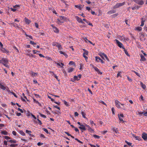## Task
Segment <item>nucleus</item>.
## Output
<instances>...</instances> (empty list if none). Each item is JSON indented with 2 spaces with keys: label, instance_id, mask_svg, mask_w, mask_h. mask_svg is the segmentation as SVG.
Instances as JSON below:
<instances>
[{
  "label": "nucleus",
  "instance_id": "f257e3e1",
  "mask_svg": "<svg viewBox=\"0 0 147 147\" xmlns=\"http://www.w3.org/2000/svg\"><path fill=\"white\" fill-rule=\"evenodd\" d=\"M9 63V60L7 58H2V64H3L4 66L7 68H9V66L8 65Z\"/></svg>",
  "mask_w": 147,
  "mask_h": 147
},
{
  "label": "nucleus",
  "instance_id": "f03ea898",
  "mask_svg": "<svg viewBox=\"0 0 147 147\" xmlns=\"http://www.w3.org/2000/svg\"><path fill=\"white\" fill-rule=\"evenodd\" d=\"M66 18L64 16H60L59 18H58L57 20V23L60 24V23H63V22L64 20H65Z\"/></svg>",
  "mask_w": 147,
  "mask_h": 147
},
{
  "label": "nucleus",
  "instance_id": "7ed1b4c3",
  "mask_svg": "<svg viewBox=\"0 0 147 147\" xmlns=\"http://www.w3.org/2000/svg\"><path fill=\"white\" fill-rule=\"evenodd\" d=\"M115 41L117 45L120 48H122L123 49H125L124 47L123 46V44L121 42L117 39H115Z\"/></svg>",
  "mask_w": 147,
  "mask_h": 147
},
{
  "label": "nucleus",
  "instance_id": "20e7f679",
  "mask_svg": "<svg viewBox=\"0 0 147 147\" xmlns=\"http://www.w3.org/2000/svg\"><path fill=\"white\" fill-rule=\"evenodd\" d=\"M125 4V2L122 3H118L115 5L113 7V8L115 9Z\"/></svg>",
  "mask_w": 147,
  "mask_h": 147
},
{
  "label": "nucleus",
  "instance_id": "39448f33",
  "mask_svg": "<svg viewBox=\"0 0 147 147\" xmlns=\"http://www.w3.org/2000/svg\"><path fill=\"white\" fill-rule=\"evenodd\" d=\"M84 51V52L83 54V56L85 58V59L86 61H87V60L88 59V57L86 56V55H88V51L86 50L85 49H83Z\"/></svg>",
  "mask_w": 147,
  "mask_h": 147
},
{
  "label": "nucleus",
  "instance_id": "423d86ee",
  "mask_svg": "<svg viewBox=\"0 0 147 147\" xmlns=\"http://www.w3.org/2000/svg\"><path fill=\"white\" fill-rule=\"evenodd\" d=\"M51 26L52 27L54 32L56 33H59V30L55 26L53 25H51Z\"/></svg>",
  "mask_w": 147,
  "mask_h": 147
},
{
  "label": "nucleus",
  "instance_id": "0eeeda50",
  "mask_svg": "<svg viewBox=\"0 0 147 147\" xmlns=\"http://www.w3.org/2000/svg\"><path fill=\"white\" fill-rule=\"evenodd\" d=\"M75 17L78 22L82 23V24H84V23L83 22L81 18L77 16H76Z\"/></svg>",
  "mask_w": 147,
  "mask_h": 147
},
{
  "label": "nucleus",
  "instance_id": "6e6552de",
  "mask_svg": "<svg viewBox=\"0 0 147 147\" xmlns=\"http://www.w3.org/2000/svg\"><path fill=\"white\" fill-rule=\"evenodd\" d=\"M142 138L144 140H147V134L145 132L143 133L142 134Z\"/></svg>",
  "mask_w": 147,
  "mask_h": 147
},
{
  "label": "nucleus",
  "instance_id": "1a4fd4ad",
  "mask_svg": "<svg viewBox=\"0 0 147 147\" xmlns=\"http://www.w3.org/2000/svg\"><path fill=\"white\" fill-rule=\"evenodd\" d=\"M115 105L119 109L121 108V107L119 104V102L117 100L115 101Z\"/></svg>",
  "mask_w": 147,
  "mask_h": 147
},
{
  "label": "nucleus",
  "instance_id": "9d476101",
  "mask_svg": "<svg viewBox=\"0 0 147 147\" xmlns=\"http://www.w3.org/2000/svg\"><path fill=\"white\" fill-rule=\"evenodd\" d=\"M85 126L86 127H88V131H90V132H92L94 131V130L92 129V128L89 125H88L86 124L85 123Z\"/></svg>",
  "mask_w": 147,
  "mask_h": 147
},
{
  "label": "nucleus",
  "instance_id": "9b49d317",
  "mask_svg": "<svg viewBox=\"0 0 147 147\" xmlns=\"http://www.w3.org/2000/svg\"><path fill=\"white\" fill-rule=\"evenodd\" d=\"M132 136L133 137L135 138L136 140H137L140 141L142 140V139L140 137L138 136H136L134 134H132Z\"/></svg>",
  "mask_w": 147,
  "mask_h": 147
},
{
  "label": "nucleus",
  "instance_id": "f8f14e48",
  "mask_svg": "<svg viewBox=\"0 0 147 147\" xmlns=\"http://www.w3.org/2000/svg\"><path fill=\"white\" fill-rule=\"evenodd\" d=\"M26 133H27L28 134H29L30 136L32 137H34V136L33 135L31 134V131H29L27 129H26Z\"/></svg>",
  "mask_w": 147,
  "mask_h": 147
},
{
  "label": "nucleus",
  "instance_id": "ddd939ff",
  "mask_svg": "<svg viewBox=\"0 0 147 147\" xmlns=\"http://www.w3.org/2000/svg\"><path fill=\"white\" fill-rule=\"evenodd\" d=\"M30 74H31V76L32 77H33L34 76L36 77V76H37L38 75V73H35V72L32 71L31 72Z\"/></svg>",
  "mask_w": 147,
  "mask_h": 147
},
{
  "label": "nucleus",
  "instance_id": "4468645a",
  "mask_svg": "<svg viewBox=\"0 0 147 147\" xmlns=\"http://www.w3.org/2000/svg\"><path fill=\"white\" fill-rule=\"evenodd\" d=\"M85 126V125H84L82 124L80 125V126L79 127V128L81 130L85 131L86 130V128Z\"/></svg>",
  "mask_w": 147,
  "mask_h": 147
},
{
  "label": "nucleus",
  "instance_id": "2eb2a0df",
  "mask_svg": "<svg viewBox=\"0 0 147 147\" xmlns=\"http://www.w3.org/2000/svg\"><path fill=\"white\" fill-rule=\"evenodd\" d=\"M24 20L26 23L28 24H29L31 22V21L26 17L25 18Z\"/></svg>",
  "mask_w": 147,
  "mask_h": 147
},
{
  "label": "nucleus",
  "instance_id": "dca6fc26",
  "mask_svg": "<svg viewBox=\"0 0 147 147\" xmlns=\"http://www.w3.org/2000/svg\"><path fill=\"white\" fill-rule=\"evenodd\" d=\"M94 69L97 72L98 74H102V73L100 71L99 69L96 67H94Z\"/></svg>",
  "mask_w": 147,
  "mask_h": 147
},
{
  "label": "nucleus",
  "instance_id": "f3484780",
  "mask_svg": "<svg viewBox=\"0 0 147 147\" xmlns=\"http://www.w3.org/2000/svg\"><path fill=\"white\" fill-rule=\"evenodd\" d=\"M7 141L8 142H9L11 143H12V144L15 143L17 142L16 141V140H14L13 139H12V140H7Z\"/></svg>",
  "mask_w": 147,
  "mask_h": 147
},
{
  "label": "nucleus",
  "instance_id": "a211bd4d",
  "mask_svg": "<svg viewBox=\"0 0 147 147\" xmlns=\"http://www.w3.org/2000/svg\"><path fill=\"white\" fill-rule=\"evenodd\" d=\"M146 60V58L143 55H141V59H140V61H145Z\"/></svg>",
  "mask_w": 147,
  "mask_h": 147
},
{
  "label": "nucleus",
  "instance_id": "6ab92c4d",
  "mask_svg": "<svg viewBox=\"0 0 147 147\" xmlns=\"http://www.w3.org/2000/svg\"><path fill=\"white\" fill-rule=\"evenodd\" d=\"M56 47L58 48L59 50H62L63 49L62 46L59 44L57 43V45Z\"/></svg>",
  "mask_w": 147,
  "mask_h": 147
},
{
  "label": "nucleus",
  "instance_id": "aec40b11",
  "mask_svg": "<svg viewBox=\"0 0 147 147\" xmlns=\"http://www.w3.org/2000/svg\"><path fill=\"white\" fill-rule=\"evenodd\" d=\"M75 7H76V8L78 9H80V10H82V5H75Z\"/></svg>",
  "mask_w": 147,
  "mask_h": 147
},
{
  "label": "nucleus",
  "instance_id": "412c9836",
  "mask_svg": "<svg viewBox=\"0 0 147 147\" xmlns=\"http://www.w3.org/2000/svg\"><path fill=\"white\" fill-rule=\"evenodd\" d=\"M95 61L97 62H100V60L101 59L100 57L98 56L95 57Z\"/></svg>",
  "mask_w": 147,
  "mask_h": 147
},
{
  "label": "nucleus",
  "instance_id": "4be33fe9",
  "mask_svg": "<svg viewBox=\"0 0 147 147\" xmlns=\"http://www.w3.org/2000/svg\"><path fill=\"white\" fill-rule=\"evenodd\" d=\"M74 68L71 67H69L68 68V73H71L74 70Z\"/></svg>",
  "mask_w": 147,
  "mask_h": 147
},
{
  "label": "nucleus",
  "instance_id": "5701e85b",
  "mask_svg": "<svg viewBox=\"0 0 147 147\" xmlns=\"http://www.w3.org/2000/svg\"><path fill=\"white\" fill-rule=\"evenodd\" d=\"M0 88L3 90H5L6 89L5 87L2 85L1 83H0Z\"/></svg>",
  "mask_w": 147,
  "mask_h": 147
},
{
  "label": "nucleus",
  "instance_id": "b1692460",
  "mask_svg": "<svg viewBox=\"0 0 147 147\" xmlns=\"http://www.w3.org/2000/svg\"><path fill=\"white\" fill-rule=\"evenodd\" d=\"M104 54L105 53H102L101 52H100L98 54V55L100 56L102 59H104V58L103 57Z\"/></svg>",
  "mask_w": 147,
  "mask_h": 147
},
{
  "label": "nucleus",
  "instance_id": "393cba45",
  "mask_svg": "<svg viewBox=\"0 0 147 147\" xmlns=\"http://www.w3.org/2000/svg\"><path fill=\"white\" fill-rule=\"evenodd\" d=\"M142 28L140 26H138L136 28L135 30L138 31H140L142 30Z\"/></svg>",
  "mask_w": 147,
  "mask_h": 147
},
{
  "label": "nucleus",
  "instance_id": "a878e982",
  "mask_svg": "<svg viewBox=\"0 0 147 147\" xmlns=\"http://www.w3.org/2000/svg\"><path fill=\"white\" fill-rule=\"evenodd\" d=\"M115 12H116L115 10H112L110 11H109L107 12V13L108 14H111L113 13H115Z\"/></svg>",
  "mask_w": 147,
  "mask_h": 147
},
{
  "label": "nucleus",
  "instance_id": "bb28decb",
  "mask_svg": "<svg viewBox=\"0 0 147 147\" xmlns=\"http://www.w3.org/2000/svg\"><path fill=\"white\" fill-rule=\"evenodd\" d=\"M2 51L3 52L6 53H9V51L6 49H5V48H2Z\"/></svg>",
  "mask_w": 147,
  "mask_h": 147
},
{
  "label": "nucleus",
  "instance_id": "cd10ccee",
  "mask_svg": "<svg viewBox=\"0 0 147 147\" xmlns=\"http://www.w3.org/2000/svg\"><path fill=\"white\" fill-rule=\"evenodd\" d=\"M18 145L17 144H8V145L11 147H15Z\"/></svg>",
  "mask_w": 147,
  "mask_h": 147
},
{
  "label": "nucleus",
  "instance_id": "c85d7f7f",
  "mask_svg": "<svg viewBox=\"0 0 147 147\" xmlns=\"http://www.w3.org/2000/svg\"><path fill=\"white\" fill-rule=\"evenodd\" d=\"M140 85L142 86V87L144 89H145L146 88V86L145 84H144L142 82L140 83Z\"/></svg>",
  "mask_w": 147,
  "mask_h": 147
},
{
  "label": "nucleus",
  "instance_id": "c756f323",
  "mask_svg": "<svg viewBox=\"0 0 147 147\" xmlns=\"http://www.w3.org/2000/svg\"><path fill=\"white\" fill-rule=\"evenodd\" d=\"M140 7H139V6H138V5L132 7V10H134L135 9H138L140 8Z\"/></svg>",
  "mask_w": 147,
  "mask_h": 147
},
{
  "label": "nucleus",
  "instance_id": "7c9ffc66",
  "mask_svg": "<svg viewBox=\"0 0 147 147\" xmlns=\"http://www.w3.org/2000/svg\"><path fill=\"white\" fill-rule=\"evenodd\" d=\"M27 55L30 57H34V58H35V57H36V56L34 55H33L32 54H31V53H30V54H27Z\"/></svg>",
  "mask_w": 147,
  "mask_h": 147
},
{
  "label": "nucleus",
  "instance_id": "2f4dec72",
  "mask_svg": "<svg viewBox=\"0 0 147 147\" xmlns=\"http://www.w3.org/2000/svg\"><path fill=\"white\" fill-rule=\"evenodd\" d=\"M113 132H115L116 133H117L118 132L117 129L115 127H114L113 128Z\"/></svg>",
  "mask_w": 147,
  "mask_h": 147
},
{
  "label": "nucleus",
  "instance_id": "473e14b6",
  "mask_svg": "<svg viewBox=\"0 0 147 147\" xmlns=\"http://www.w3.org/2000/svg\"><path fill=\"white\" fill-rule=\"evenodd\" d=\"M63 102H64L65 105L67 106H69V102H67L65 100H64L63 101Z\"/></svg>",
  "mask_w": 147,
  "mask_h": 147
},
{
  "label": "nucleus",
  "instance_id": "72a5a7b5",
  "mask_svg": "<svg viewBox=\"0 0 147 147\" xmlns=\"http://www.w3.org/2000/svg\"><path fill=\"white\" fill-rule=\"evenodd\" d=\"M1 134H4L5 135H7L8 134V133L5 131H2L1 132Z\"/></svg>",
  "mask_w": 147,
  "mask_h": 147
},
{
  "label": "nucleus",
  "instance_id": "f704fd0d",
  "mask_svg": "<svg viewBox=\"0 0 147 147\" xmlns=\"http://www.w3.org/2000/svg\"><path fill=\"white\" fill-rule=\"evenodd\" d=\"M53 74V76H54V77L57 79V80L58 81H59V79H58V77L56 75V74H54V73H53V72H52Z\"/></svg>",
  "mask_w": 147,
  "mask_h": 147
},
{
  "label": "nucleus",
  "instance_id": "c9c22d12",
  "mask_svg": "<svg viewBox=\"0 0 147 147\" xmlns=\"http://www.w3.org/2000/svg\"><path fill=\"white\" fill-rule=\"evenodd\" d=\"M30 44H32V45H33V46L35 47V46H34V45H36V43L35 42H34V41H30Z\"/></svg>",
  "mask_w": 147,
  "mask_h": 147
},
{
  "label": "nucleus",
  "instance_id": "e433bc0d",
  "mask_svg": "<svg viewBox=\"0 0 147 147\" xmlns=\"http://www.w3.org/2000/svg\"><path fill=\"white\" fill-rule=\"evenodd\" d=\"M12 24V25L14 27L16 28H19V26L17 25V24H15L14 23H13Z\"/></svg>",
  "mask_w": 147,
  "mask_h": 147
},
{
  "label": "nucleus",
  "instance_id": "4c0bfd02",
  "mask_svg": "<svg viewBox=\"0 0 147 147\" xmlns=\"http://www.w3.org/2000/svg\"><path fill=\"white\" fill-rule=\"evenodd\" d=\"M74 78L75 80H80V78H79L78 77L76 76H74Z\"/></svg>",
  "mask_w": 147,
  "mask_h": 147
},
{
  "label": "nucleus",
  "instance_id": "58836bf2",
  "mask_svg": "<svg viewBox=\"0 0 147 147\" xmlns=\"http://www.w3.org/2000/svg\"><path fill=\"white\" fill-rule=\"evenodd\" d=\"M19 133L22 136H24L25 135V134L22 131H19Z\"/></svg>",
  "mask_w": 147,
  "mask_h": 147
},
{
  "label": "nucleus",
  "instance_id": "ea45409f",
  "mask_svg": "<svg viewBox=\"0 0 147 147\" xmlns=\"http://www.w3.org/2000/svg\"><path fill=\"white\" fill-rule=\"evenodd\" d=\"M39 113L41 117H43L44 118H46V117L45 115L42 114L40 113Z\"/></svg>",
  "mask_w": 147,
  "mask_h": 147
},
{
  "label": "nucleus",
  "instance_id": "a19ab883",
  "mask_svg": "<svg viewBox=\"0 0 147 147\" xmlns=\"http://www.w3.org/2000/svg\"><path fill=\"white\" fill-rule=\"evenodd\" d=\"M43 131L45 132L47 134H49V132L48 130L46 128H43Z\"/></svg>",
  "mask_w": 147,
  "mask_h": 147
},
{
  "label": "nucleus",
  "instance_id": "79ce46f5",
  "mask_svg": "<svg viewBox=\"0 0 147 147\" xmlns=\"http://www.w3.org/2000/svg\"><path fill=\"white\" fill-rule=\"evenodd\" d=\"M81 114H82V115L83 117L84 118H86V117L85 116V115L86 114H85V113H84V112L82 111V113H81Z\"/></svg>",
  "mask_w": 147,
  "mask_h": 147
},
{
  "label": "nucleus",
  "instance_id": "37998d69",
  "mask_svg": "<svg viewBox=\"0 0 147 147\" xmlns=\"http://www.w3.org/2000/svg\"><path fill=\"white\" fill-rule=\"evenodd\" d=\"M93 137L95 138H97V139H99L100 138V137L98 136V135H95V134H94L93 135Z\"/></svg>",
  "mask_w": 147,
  "mask_h": 147
},
{
  "label": "nucleus",
  "instance_id": "c03bdc74",
  "mask_svg": "<svg viewBox=\"0 0 147 147\" xmlns=\"http://www.w3.org/2000/svg\"><path fill=\"white\" fill-rule=\"evenodd\" d=\"M25 35L26 37H28L29 38L32 39V37L31 36L28 35H27L26 33H25Z\"/></svg>",
  "mask_w": 147,
  "mask_h": 147
},
{
  "label": "nucleus",
  "instance_id": "a18cd8bd",
  "mask_svg": "<svg viewBox=\"0 0 147 147\" xmlns=\"http://www.w3.org/2000/svg\"><path fill=\"white\" fill-rule=\"evenodd\" d=\"M119 119V120L120 121L122 122L123 123L124 122V121L123 120V119L122 118V117H118Z\"/></svg>",
  "mask_w": 147,
  "mask_h": 147
},
{
  "label": "nucleus",
  "instance_id": "49530a36",
  "mask_svg": "<svg viewBox=\"0 0 147 147\" xmlns=\"http://www.w3.org/2000/svg\"><path fill=\"white\" fill-rule=\"evenodd\" d=\"M104 56L105 58L106 59V60L108 61H109V59H108V57H107V55L106 54H105L104 55Z\"/></svg>",
  "mask_w": 147,
  "mask_h": 147
},
{
  "label": "nucleus",
  "instance_id": "de8ad7c7",
  "mask_svg": "<svg viewBox=\"0 0 147 147\" xmlns=\"http://www.w3.org/2000/svg\"><path fill=\"white\" fill-rule=\"evenodd\" d=\"M90 124L92 125V126L93 125V124L94 125H96V124L94 123V122L93 121L90 120Z\"/></svg>",
  "mask_w": 147,
  "mask_h": 147
},
{
  "label": "nucleus",
  "instance_id": "09e8293b",
  "mask_svg": "<svg viewBox=\"0 0 147 147\" xmlns=\"http://www.w3.org/2000/svg\"><path fill=\"white\" fill-rule=\"evenodd\" d=\"M4 138L5 139L7 140H8L10 139V138L8 136H5L4 137Z\"/></svg>",
  "mask_w": 147,
  "mask_h": 147
},
{
  "label": "nucleus",
  "instance_id": "8fccbe9b",
  "mask_svg": "<svg viewBox=\"0 0 147 147\" xmlns=\"http://www.w3.org/2000/svg\"><path fill=\"white\" fill-rule=\"evenodd\" d=\"M133 71L136 74V75L140 77V75L139 73L135 71Z\"/></svg>",
  "mask_w": 147,
  "mask_h": 147
},
{
  "label": "nucleus",
  "instance_id": "3c124183",
  "mask_svg": "<svg viewBox=\"0 0 147 147\" xmlns=\"http://www.w3.org/2000/svg\"><path fill=\"white\" fill-rule=\"evenodd\" d=\"M7 142H8L7 141H6L5 140L4 141V142H3L4 145L5 146L7 145H8Z\"/></svg>",
  "mask_w": 147,
  "mask_h": 147
},
{
  "label": "nucleus",
  "instance_id": "603ef678",
  "mask_svg": "<svg viewBox=\"0 0 147 147\" xmlns=\"http://www.w3.org/2000/svg\"><path fill=\"white\" fill-rule=\"evenodd\" d=\"M111 110L112 112L113 113L114 115L115 114V109L113 107H112L111 109Z\"/></svg>",
  "mask_w": 147,
  "mask_h": 147
},
{
  "label": "nucleus",
  "instance_id": "864d4df0",
  "mask_svg": "<svg viewBox=\"0 0 147 147\" xmlns=\"http://www.w3.org/2000/svg\"><path fill=\"white\" fill-rule=\"evenodd\" d=\"M125 142L129 146H131L132 144V143L130 142H128L125 141Z\"/></svg>",
  "mask_w": 147,
  "mask_h": 147
},
{
  "label": "nucleus",
  "instance_id": "5fc2aeb1",
  "mask_svg": "<svg viewBox=\"0 0 147 147\" xmlns=\"http://www.w3.org/2000/svg\"><path fill=\"white\" fill-rule=\"evenodd\" d=\"M145 21H141V24L140 25V26H143L144 25V22Z\"/></svg>",
  "mask_w": 147,
  "mask_h": 147
},
{
  "label": "nucleus",
  "instance_id": "6e6d98bb",
  "mask_svg": "<svg viewBox=\"0 0 147 147\" xmlns=\"http://www.w3.org/2000/svg\"><path fill=\"white\" fill-rule=\"evenodd\" d=\"M75 139L77 140L78 142L79 143L82 144L83 143L80 140H79L77 138H75Z\"/></svg>",
  "mask_w": 147,
  "mask_h": 147
},
{
  "label": "nucleus",
  "instance_id": "4d7b16f0",
  "mask_svg": "<svg viewBox=\"0 0 147 147\" xmlns=\"http://www.w3.org/2000/svg\"><path fill=\"white\" fill-rule=\"evenodd\" d=\"M34 25L36 28H38V25L37 23H35Z\"/></svg>",
  "mask_w": 147,
  "mask_h": 147
},
{
  "label": "nucleus",
  "instance_id": "13d9d810",
  "mask_svg": "<svg viewBox=\"0 0 147 147\" xmlns=\"http://www.w3.org/2000/svg\"><path fill=\"white\" fill-rule=\"evenodd\" d=\"M10 9H11V11H12L13 12L16 11V9H15V8H11Z\"/></svg>",
  "mask_w": 147,
  "mask_h": 147
},
{
  "label": "nucleus",
  "instance_id": "bf43d9fd",
  "mask_svg": "<svg viewBox=\"0 0 147 147\" xmlns=\"http://www.w3.org/2000/svg\"><path fill=\"white\" fill-rule=\"evenodd\" d=\"M37 121H38L39 124L40 125H41L42 124V123L41 122V121L39 120L38 119H37Z\"/></svg>",
  "mask_w": 147,
  "mask_h": 147
},
{
  "label": "nucleus",
  "instance_id": "052dcab7",
  "mask_svg": "<svg viewBox=\"0 0 147 147\" xmlns=\"http://www.w3.org/2000/svg\"><path fill=\"white\" fill-rule=\"evenodd\" d=\"M54 107L58 109H59V110H60V108L57 105H54Z\"/></svg>",
  "mask_w": 147,
  "mask_h": 147
},
{
  "label": "nucleus",
  "instance_id": "680f3d73",
  "mask_svg": "<svg viewBox=\"0 0 147 147\" xmlns=\"http://www.w3.org/2000/svg\"><path fill=\"white\" fill-rule=\"evenodd\" d=\"M124 117V115L123 114H121L119 115L118 114V117Z\"/></svg>",
  "mask_w": 147,
  "mask_h": 147
},
{
  "label": "nucleus",
  "instance_id": "e2e57ef3",
  "mask_svg": "<svg viewBox=\"0 0 147 147\" xmlns=\"http://www.w3.org/2000/svg\"><path fill=\"white\" fill-rule=\"evenodd\" d=\"M74 63V62L73 61H70L69 63V65H73Z\"/></svg>",
  "mask_w": 147,
  "mask_h": 147
},
{
  "label": "nucleus",
  "instance_id": "0e129e2a",
  "mask_svg": "<svg viewBox=\"0 0 147 147\" xmlns=\"http://www.w3.org/2000/svg\"><path fill=\"white\" fill-rule=\"evenodd\" d=\"M20 7V5H16L13 6V8L15 9H16V8H17V7Z\"/></svg>",
  "mask_w": 147,
  "mask_h": 147
},
{
  "label": "nucleus",
  "instance_id": "69168bd1",
  "mask_svg": "<svg viewBox=\"0 0 147 147\" xmlns=\"http://www.w3.org/2000/svg\"><path fill=\"white\" fill-rule=\"evenodd\" d=\"M125 23L127 25H129V23L128 22V21L127 20H125Z\"/></svg>",
  "mask_w": 147,
  "mask_h": 147
},
{
  "label": "nucleus",
  "instance_id": "338daca9",
  "mask_svg": "<svg viewBox=\"0 0 147 147\" xmlns=\"http://www.w3.org/2000/svg\"><path fill=\"white\" fill-rule=\"evenodd\" d=\"M18 110L19 111H20L22 113H23V111L22 109H20V108H18Z\"/></svg>",
  "mask_w": 147,
  "mask_h": 147
},
{
  "label": "nucleus",
  "instance_id": "774afa93",
  "mask_svg": "<svg viewBox=\"0 0 147 147\" xmlns=\"http://www.w3.org/2000/svg\"><path fill=\"white\" fill-rule=\"evenodd\" d=\"M12 133V134L14 136H16V135L17 133L15 131H13Z\"/></svg>",
  "mask_w": 147,
  "mask_h": 147
}]
</instances>
